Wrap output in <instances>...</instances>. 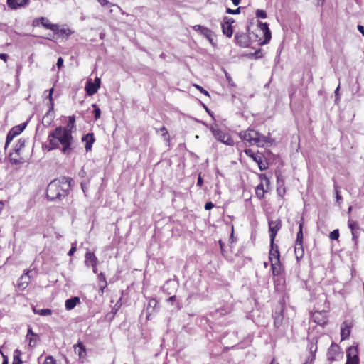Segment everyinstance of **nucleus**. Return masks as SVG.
<instances>
[{"label": "nucleus", "mask_w": 364, "mask_h": 364, "mask_svg": "<svg viewBox=\"0 0 364 364\" xmlns=\"http://www.w3.org/2000/svg\"><path fill=\"white\" fill-rule=\"evenodd\" d=\"M255 15L257 18H263V19L267 18V13L264 10H262V9L256 10Z\"/></svg>", "instance_id": "a19ab883"}, {"label": "nucleus", "mask_w": 364, "mask_h": 364, "mask_svg": "<svg viewBox=\"0 0 364 364\" xmlns=\"http://www.w3.org/2000/svg\"><path fill=\"white\" fill-rule=\"evenodd\" d=\"M97 1L102 6H105L109 4L112 5V4H110L107 0H97ZM112 6H114V4H112Z\"/></svg>", "instance_id": "13d9d810"}, {"label": "nucleus", "mask_w": 364, "mask_h": 364, "mask_svg": "<svg viewBox=\"0 0 364 364\" xmlns=\"http://www.w3.org/2000/svg\"><path fill=\"white\" fill-rule=\"evenodd\" d=\"M311 319L318 325L323 326L328 322L327 312L325 311H314L311 315Z\"/></svg>", "instance_id": "0eeeda50"}, {"label": "nucleus", "mask_w": 364, "mask_h": 364, "mask_svg": "<svg viewBox=\"0 0 364 364\" xmlns=\"http://www.w3.org/2000/svg\"><path fill=\"white\" fill-rule=\"evenodd\" d=\"M353 240H354L355 243L357 242V238L360 233V230H355V232H351Z\"/></svg>", "instance_id": "8fccbe9b"}, {"label": "nucleus", "mask_w": 364, "mask_h": 364, "mask_svg": "<svg viewBox=\"0 0 364 364\" xmlns=\"http://www.w3.org/2000/svg\"><path fill=\"white\" fill-rule=\"evenodd\" d=\"M225 23L227 25H230L231 23H233L234 21L232 18H230L228 17H225Z\"/></svg>", "instance_id": "0e129e2a"}, {"label": "nucleus", "mask_w": 364, "mask_h": 364, "mask_svg": "<svg viewBox=\"0 0 364 364\" xmlns=\"http://www.w3.org/2000/svg\"><path fill=\"white\" fill-rule=\"evenodd\" d=\"M203 183V180L200 174H199L198 178V181H197V186L200 187V186H202Z\"/></svg>", "instance_id": "e2e57ef3"}, {"label": "nucleus", "mask_w": 364, "mask_h": 364, "mask_svg": "<svg viewBox=\"0 0 364 364\" xmlns=\"http://www.w3.org/2000/svg\"><path fill=\"white\" fill-rule=\"evenodd\" d=\"M211 132L218 141L228 146L234 145V141L229 134L225 133L222 130L214 127L211 128Z\"/></svg>", "instance_id": "20e7f679"}, {"label": "nucleus", "mask_w": 364, "mask_h": 364, "mask_svg": "<svg viewBox=\"0 0 364 364\" xmlns=\"http://www.w3.org/2000/svg\"><path fill=\"white\" fill-rule=\"evenodd\" d=\"M284 308L282 305L278 306L272 315L274 318V326L279 328L283 323Z\"/></svg>", "instance_id": "6e6552de"}, {"label": "nucleus", "mask_w": 364, "mask_h": 364, "mask_svg": "<svg viewBox=\"0 0 364 364\" xmlns=\"http://www.w3.org/2000/svg\"><path fill=\"white\" fill-rule=\"evenodd\" d=\"M157 304L158 301L155 299H151L148 303L147 310H149L150 309L154 310L156 306H157Z\"/></svg>", "instance_id": "58836bf2"}, {"label": "nucleus", "mask_w": 364, "mask_h": 364, "mask_svg": "<svg viewBox=\"0 0 364 364\" xmlns=\"http://www.w3.org/2000/svg\"><path fill=\"white\" fill-rule=\"evenodd\" d=\"M75 117L74 115L69 116L68 122L66 127H63L65 129H69L72 133L73 129L75 128Z\"/></svg>", "instance_id": "2f4dec72"}, {"label": "nucleus", "mask_w": 364, "mask_h": 364, "mask_svg": "<svg viewBox=\"0 0 364 364\" xmlns=\"http://www.w3.org/2000/svg\"><path fill=\"white\" fill-rule=\"evenodd\" d=\"M239 136L242 141L247 142L250 146L257 145L259 147H264L270 142L267 136L252 129L240 132Z\"/></svg>", "instance_id": "7ed1b4c3"}, {"label": "nucleus", "mask_w": 364, "mask_h": 364, "mask_svg": "<svg viewBox=\"0 0 364 364\" xmlns=\"http://www.w3.org/2000/svg\"><path fill=\"white\" fill-rule=\"evenodd\" d=\"M214 207V204L212 202H207L205 204V209L206 210H210Z\"/></svg>", "instance_id": "5fc2aeb1"}, {"label": "nucleus", "mask_w": 364, "mask_h": 364, "mask_svg": "<svg viewBox=\"0 0 364 364\" xmlns=\"http://www.w3.org/2000/svg\"><path fill=\"white\" fill-rule=\"evenodd\" d=\"M223 255L227 259H230V255H231L232 253H233V252H228V251H225V252H221Z\"/></svg>", "instance_id": "680f3d73"}, {"label": "nucleus", "mask_w": 364, "mask_h": 364, "mask_svg": "<svg viewBox=\"0 0 364 364\" xmlns=\"http://www.w3.org/2000/svg\"><path fill=\"white\" fill-rule=\"evenodd\" d=\"M244 152L258 164L260 171H264L267 168V166L262 162V157L260 155L255 154L250 149H245Z\"/></svg>", "instance_id": "1a4fd4ad"}, {"label": "nucleus", "mask_w": 364, "mask_h": 364, "mask_svg": "<svg viewBox=\"0 0 364 364\" xmlns=\"http://www.w3.org/2000/svg\"><path fill=\"white\" fill-rule=\"evenodd\" d=\"M331 240H338L339 237V231L338 229L333 230L330 232L329 235Z\"/></svg>", "instance_id": "c03bdc74"}, {"label": "nucleus", "mask_w": 364, "mask_h": 364, "mask_svg": "<svg viewBox=\"0 0 364 364\" xmlns=\"http://www.w3.org/2000/svg\"><path fill=\"white\" fill-rule=\"evenodd\" d=\"M15 136L10 132H9L7 135H6V143H5V149H6L9 146V144H10V142L13 140V139L14 138Z\"/></svg>", "instance_id": "37998d69"}, {"label": "nucleus", "mask_w": 364, "mask_h": 364, "mask_svg": "<svg viewBox=\"0 0 364 364\" xmlns=\"http://www.w3.org/2000/svg\"><path fill=\"white\" fill-rule=\"evenodd\" d=\"M3 362H2V364H9V360H8V357L4 355L3 353Z\"/></svg>", "instance_id": "774afa93"}, {"label": "nucleus", "mask_w": 364, "mask_h": 364, "mask_svg": "<svg viewBox=\"0 0 364 364\" xmlns=\"http://www.w3.org/2000/svg\"><path fill=\"white\" fill-rule=\"evenodd\" d=\"M346 364H359L358 348V346H350L346 351Z\"/></svg>", "instance_id": "423d86ee"}, {"label": "nucleus", "mask_w": 364, "mask_h": 364, "mask_svg": "<svg viewBox=\"0 0 364 364\" xmlns=\"http://www.w3.org/2000/svg\"><path fill=\"white\" fill-rule=\"evenodd\" d=\"M94 107V117L95 120H97L100 117L101 111L100 109L95 105H92Z\"/></svg>", "instance_id": "ea45409f"}, {"label": "nucleus", "mask_w": 364, "mask_h": 364, "mask_svg": "<svg viewBox=\"0 0 364 364\" xmlns=\"http://www.w3.org/2000/svg\"><path fill=\"white\" fill-rule=\"evenodd\" d=\"M264 190L262 183L259 184L256 188V194L258 198H262L264 195Z\"/></svg>", "instance_id": "f704fd0d"}, {"label": "nucleus", "mask_w": 364, "mask_h": 364, "mask_svg": "<svg viewBox=\"0 0 364 364\" xmlns=\"http://www.w3.org/2000/svg\"><path fill=\"white\" fill-rule=\"evenodd\" d=\"M32 272L31 270H27L23 274H22L21 276V277L18 279V282H17V287L18 288L20 289V290H23L25 289L29 282H30V279L31 277H32L30 274Z\"/></svg>", "instance_id": "f8f14e48"}, {"label": "nucleus", "mask_w": 364, "mask_h": 364, "mask_svg": "<svg viewBox=\"0 0 364 364\" xmlns=\"http://www.w3.org/2000/svg\"><path fill=\"white\" fill-rule=\"evenodd\" d=\"M157 132H161L162 136L164 138L168 134V131L165 127H161Z\"/></svg>", "instance_id": "3c124183"}, {"label": "nucleus", "mask_w": 364, "mask_h": 364, "mask_svg": "<svg viewBox=\"0 0 364 364\" xmlns=\"http://www.w3.org/2000/svg\"><path fill=\"white\" fill-rule=\"evenodd\" d=\"M11 161L14 164H19L23 162V159L21 157L19 159H11Z\"/></svg>", "instance_id": "864d4df0"}, {"label": "nucleus", "mask_w": 364, "mask_h": 364, "mask_svg": "<svg viewBox=\"0 0 364 364\" xmlns=\"http://www.w3.org/2000/svg\"><path fill=\"white\" fill-rule=\"evenodd\" d=\"M348 227L350 228L351 232H355V230H360L358 223L354 220H348Z\"/></svg>", "instance_id": "e433bc0d"}, {"label": "nucleus", "mask_w": 364, "mask_h": 364, "mask_svg": "<svg viewBox=\"0 0 364 364\" xmlns=\"http://www.w3.org/2000/svg\"><path fill=\"white\" fill-rule=\"evenodd\" d=\"M253 55L255 57V58H260L263 56V54L262 53V50L259 49L258 50L254 53Z\"/></svg>", "instance_id": "6e6d98bb"}, {"label": "nucleus", "mask_w": 364, "mask_h": 364, "mask_svg": "<svg viewBox=\"0 0 364 364\" xmlns=\"http://www.w3.org/2000/svg\"><path fill=\"white\" fill-rule=\"evenodd\" d=\"M240 8H237L236 9H231L230 8H228L226 10V12L230 14H237L240 13Z\"/></svg>", "instance_id": "de8ad7c7"}, {"label": "nucleus", "mask_w": 364, "mask_h": 364, "mask_svg": "<svg viewBox=\"0 0 364 364\" xmlns=\"http://www.w3.org/2000/svg\"><path fill=\"white\" fill-rule=\"evenodd\" d=\"M72 181L71 178L66 176L53 180L46 188L47 198L54 201L65 198L71 188Z\"/></svg>", "instance_id": "f03ea898"}, {"label": "nucleus", "mask_w": 364, "mask_h": 364, "mask_svg": "<svg viewBox=\"0 0 364 364\" xmlns=\"http://www.w3.org/2000/svg\"><path fill=\"white\" fill-rule=\"evenodd\" d=\"M303 225H304V218H301L300 221H299V230L297 232V235H296V245H298L299 244L301 245V244H302V240H303V232H302Z\"/></svg>", "instance_id": "a878e982"}, {"label": "nucleus", "mask_w": 364, "mask_h": 364, "mask_svg": "<svg viewBox=\"0 0 364 364\" xmlns=\"http://www.w3.org/2000/svg\"><path fill=\"white\" fill-rule=\"evenodd\" d=\"M99 87L97 85H95V83L92 81V80H88L85 85V91L88 96H92L95 94Z\"/></svg>", "instance_id": "aec40b11"}, {"label": "nucleus", "mask_w": 364, "mask_h": 364, "mask_svg": "<svg viewBox=\"0 0 364 364\" xmlns=\"http://www.w3.org/2000/svg\"><path fill=\"white\" fill-rule=\"evenodd\" d=\"M282 227V221L280 219H277L276 220H270L269 221V231L270 233V250H274V240L277 235L278 230Z\"/></svg>", "instance_id": "39448f33"}, {"label": "nucleus", "mask_w": 364, "mask_h": 364, "mask_svg": "<svg viewBox=\"0 0 364 364\" xmlns=\"http://www.w3.org/2000/svg\"><path fill=\"white\" fill-rule=\"evenodd\" d=\"M193 29L196 31H199L203 36H204L209 41V42L212 45H214L213 39L212 38L213 32L210 29H209L205 26H200V25L194 26Z\"/></svg>", "instance_id": "4468645a"}, {"label": "nucleus", "mask_w": 364, "mask_h": 364, "mask_svg": "<svg viewBox=\"0 0 364 364\" xmlns=\"http://www.w3.org/2000/svg\"><path fill=\"white\" fill-rule=\"evenodd\" d=\"M340 353V346L338 344L333 343L327 351L328 360L331 362L334 361Z\"/></svg>", "instance_id": "ddd939ff"}, {"label": "nucleus", "mask_w": 364, "mask_h": 364, "mask_svg": "<svg viewBox=\"0 0 364 364\" xmlns=\"http://www.w3.org/2000/svg\"><path fill=\"white\" fill-rule=\"evenodd\" d=\"M271 267H272V274L274 276H278V275H279L282 273V265L280 264V262H279L272 263L271 264Z\"/></svg>", "instance_id": "cd10ccee"}, {"label": "nucleus", "mask_w": 364, "mask_h": 364, "mask_svg": "<svg viewBox=\"0 0 364 364\" xmlns=\"http://www.w3.org/2000/svg\"><path fill=\"white\" fill-rule=\"evenodd\" d=\"M63 59L62 57H59L57 60L56 66L58 68H60L63 66Z\"/></svg>", "instance_id": "4d7b16f0"}, {"label": "nucleus", "mask_w": 364, "mask_h": 364, "mask_svg": "<svg viewBox=\"0 0 364 364\" xmlns=\"http://www.w3.org/2000/svg\"><path fill=\"white\" fill-rule=\"evenodd\" d=\"M225 77H226V80L228 82V84L230 85V86H235V84L233 83L232 82V77L230 76V75L227 73H225Z\"/></svg>", "instance_id": "603ef678"}, {"label": "nucleus", "mask_w": 364, "mask_h": 364, "mask_svg": "<svg viewBox=\"0 0 364 364\" xmlns=\"http://www.w3.org/2000/svg\"><path fill=\"white\" fill-rule=\"evenodd\" d=\"M279 252H269V259L272 263L279 262Z\"/></svg>", "instance_id": "7c9ffc66"}, {"label": "nucleus", "mask_w": 364, "mask_h": 364, "mask_svg": "<svg viewBox=\"0 0 364 364\" xmlns=\"http://www.w3.org/2000/svg\"><path fill=\"white\" fill-rule=\"evenodd\" d=\"M41 24L44 28L47 29H50L53 32H55L58 30V25L52 24L49 22L48 19L45 17H41L39 18H36L33 21V26H38Z\"/></svg>", "instance_id": "9b49d317"}, {"label": "nucleus", "mask_w": 364, "mask_h": 364, "mask_svg": "<svg viewBox=\"0 0 364 364\" xmlns=\"http://www.w3.org/2000/svg\"><path fill=\"white\" fill-rule=\"evenodd\" d=\"M75 352L78 351V355L80 358L84 356L82 353L85 354V348L82 343H79L77 345L75 346Z\"/></svg>", "instance_id": "72a5a7b5"}, {"label": "nucleus", "mask_w": 364, "mask_h": 364, "mask_svg": "<svg viewBox=\"0 0 364 364\" xmlns=\"http://www.w3.org/2000/svg\"><path fill=\"white\" fill-rule=\"evenodd\" d=\"M53 111V110H50V108H49V110L43 116V119H42V123L43 125L48 127L51 124V122L53 119V117H54L53 114H51V112Z\"/></svg>", "instance_id": "393cba45"}, {"label": "nucleus", "mask_w": 364, "mask_h": 364, "mask_svg": "<svg viewBox=\"0 0 364 364\" xmlns=\"http://www.w3.org/2000/svg\"><path fill=\"white\" fill-rule=\"evenodd\" d=\"M334 191H335V193H336V201L338 202L340 200H342V196L340 195V192H339V190H338V186H334Z\"/></svg>", "instance_id": "a18cd8bd"}, {"label": "nucleus", "mask_w": 364, "mask_h": 364, "mask_svg": "<svg viewBox=\"0 0 364 364\" xmlns=\"http://www.w3.org/2000/svg\"><path fill=\"white\" fill-rule=\"evenodd\" d=\"M49 146L48 151L60 148L62 145L61 151L63 154L69 155L73 149V136L69 129H65L62 127H58L53 130L48 136Z\"/></svg>", "instance_id": "f257e3e1"}, {"label": "nucleus", "mask_w": 364, "mask_h": 364, "mask_svg": "<svg viewBox=\"0 0 364 364\" xmlns=\"http://www.w3.org/2000/svg\"><path fill=\"white\" fill-rule=\"evenodd\" d=\"M98 279H99L100 282H103V284H104V285L101 287L102 289L107 287V281H106V277H105V275L102 272L99 274Z\"/></svg>", "instance_id": "79ce46f5"}, {"label": "nucleus", "mask_w": 364, "mask_h": 364, "mask_svg": "<svg viewBox=\"0 0 364 364\" xmlns=\"http://www.w3.org/2000/svg\"><path fill=\"white\" fill-rule=\"evenodd\" d=\"M26 144V139H19L18 140V142L16 143L15 147H14V153L17 155L21 154V151L24 148Z\"/></svg>", "instance_id": "bb28decb"}, {"label": "nucleus", "mask_w": 364, "mask_h": 364, "mask_svg": "<svg viewBox=\"0 0 364 364\" xmlns=\"http://www.w3.org/2000/svg\"><path fill=\"white\" fill-rule=\"evenodd\" d=\"M85 263L87 267L97 265L98 259L94 252H86Z\"/></svg>", "instance_id": "f3484780"}, {"label": "nucleus", "mask_w": 364, "mask_h": 364, "mask_svg": "<svg viewBox=\"0 0 364 364\" xmlns=\"http://www.w3.org/2000/svg\"><path fill=\"white\" fill-rule=\"evenodd\" d=\"M33 311L36 314H38L42 316H50L52 314V310L50 309H37L36 308H33Z\"/></svg>", "instance_id": "c85d7f7f"}, {"label": "nucleus", "mask_w": 364, "mask_h": 364, "mask_svg": "<svg viewBox=\"0 0 364 364\" xmlns=\"http://www.w3.org/2000/svg\"><path fill=\"white\" fill-rule=\"evenodd\" d=\"M82 141H85V150L87 152L90 151L92 147V144L95 141V138L93 133H87L82 136Z\"/></svg>", "instance_id": "dca6fc26"}, {"label": "nucleus", "mask_w": 364, "mask_h": 364, "mask_svg": "<svg viewBox=\"0 0 364 364\" xmlns=\"http://www.w3.org/2000/svg\"><path fill=\"white\" fill-rule=\"evenodd\" d=\"M235 40L240 46L247 47L248 46L247 36L245 33H236Z\"/></svg>", "instance_id": "6ab92c4d"}, {"label": "nucleus", "mask_w": 364, "mask_h": 364, "mask_svg": "<svg viewBox=\"0 0 364 364\" xmlns=\"http://www.w3.org/2000/svg\"><path fill=\"white\" fill-rule=\"evenodd\" d=\"M258 27L261 31H262L264 39L262 42L259 43V45L263 46L269 43L270 41L272 36H271V31L269 28V26L267 23H262L259 22L258 23Z\"/></svg>", "instance_id": "9d476101"}, {"label": "nucleus", "mask_w": 364, "mask_h": 364, "mask_svg": "<svg viewBox=\"0 0 364 364\" xmlns=\"http://www.w3.org/2000/svg\"><path fill=\"white\" fill-rule=\"evenodd\" d=\"M9 58V55L6 53H0V59L3 60L4 62H6Z\"/></svg>", "instance_id": "052dcab7"}, {"label": "nucleus", "mask_w": 364, "mask_h": 364, "mask_svg": "<svg viewBox=\"0 0 364 364\" xmlns=\"http://www.w3.org/2000/svg\"><path fill=\"white\" fill-rule=\"evenodd\" d=\"M100 77H95V81L93 82V83H95V85H97L98 87L100 88Z\"/></svg>", "instance_id": "69168bd1"}, {"label": "nucleus", "mask_w": 364, "mask_h": 364, "mask_svg": "<svg viewBox=\"0 0 364 364\" xmlns=\"http://www.w3.org/2000/svg\"><path fill=\"white\" fill-rule=\"evenodd\" d=\"M27 2L28 0H7V4L11 9H17L24 6Z\"/></svg>", "instance_id": "5701e85b"}, {"label": "nucleus", "mask_w": 364, "mask_h": 364, "mask_svg": "<svg viewBox=\"0 0 364 364\" xmlns=\"http://www.w3.org/2000/svg\"><path fill=\"white\" fill-rule=\"evenodd\" d=\"M55 33H58V35H60L61 36H63L64 35H66L67 36H68L73 33V31L70 29H66V28L59 29L58 28V30Z\"/></svg>", "instance_id": "c9c22d12"}, {"label": "nucleus", "mask_w": 364, "mask_h": 364, "mask_svg": "<svg viewBox=\"0 0 364 364\" xmlns=\"http://www.w3.org/2000/svg\"><path fill=\"white\" fill-rule=\"evenodd\" d=\"M350 333V326L346 321H344L341 326V341L348 338Z\"/></svg>", "instance_id": "4be33fe9"}, {"label": "nucleus", "mask_w": 364, "mask_h": 364, "mask_svg": "<svg viewBox=\"0 0 364 364\" xmlns=\"http://www.w3.org/2000/svg\"><path fill=\"white\" fill-rule=\"evenodd\" d=\"M223 33L228 37L230 38L232 35V28L231 25L222 24Z\"/></svg>", "instance_id": "473e14b6"}, {"label": "nucleus", "mask_w": 364, "mask_h": 364, "mask_svg": "<svg viewBox=\"0 0 364 364\" xmlns=\"http://www.w3.org/2000/svg\"><path fill=\"white\" fill-rule=\"evenodd\" d=\"M26 338L29 341L30 346H34L39 340V336L33 332L31 326H28Z\"/></svg>", "instance_id": "a211bd4d"}, {"label": "nucleus", "mask_w": 364, "mask_h": 364, "mask_svg": "<svg viewBox=\"0 0 364 364\" xmlns=\"http://www.w3.org/2000/svg\"><path fill=\"white\" fill-rule=\"evenodd\" d=\"M27 123H23L19 125L14 126L10 129V132L14 136L20 134L26 128Z\"/></svg>", "instance_id": "b1692460"}, {"label": "nucleus", "mask_w": 364, "mask_h": 364, "mask_svg": "<svg viewBox=\"0 0 364 364\" xmlns=\"http://www.w3.org/2000/svg\"><path fill=\"white\" fill-rule=\"evenodd\" d=\"M80 303V299L78 296H73L65 301V306L68 311L73 309L77 304Z\"/></svg>", "instance_id": "412c9836"}, {"label": "nucleus", "mask_w": 364, "mask_h": 364, "mask_svg": "<svg viewBox=\"0 0 364 364\" xmlns=\"http://www.w3.org/2000/svg\"><path fill=\"white\" fill-rule=\"evenodd\" d=\"M21 351L18 349H16L14 352V359L12 364H21L23 363L21 358Z\"/></svg>", "instance_id": "c756f323"}, {"label": "nucleus", "mask_w": 364, "mask_h": 364, "mask_svg": "<svg viewBox=\"0 0 364 364\" xmlns=\"http://www.w3.org/2000/svg\"><path fill=\"white\" fill-rule=\"evenodd\" d=\"M317 343L318 338L316 337H313L311 338L309 343V349L311 353V357L308 358V360L312 362L315 359V355L317 351Z\"/></svg>", "instance_id": "2eb2a0df"}, {"label": "nucleus", "mask_w": 364, "mask_h": 364, "mask_svg": "<svg viewBox=\"0 0 364 364\" xmlns=\"http://www.w3.org/2000/svg\"><path fill=\"white\" fill-rule=\"evenodd\" d=\"M43 364H56V363H55V360H54V358L52 356L49 355L46 358V360H45V362Z\"/></svg>", "instance_id": "49530a36"}, {"label": "nucleus", "mask_w": 364, "mask_h": 364, "mask_svg": "<svg viewBox=\"0 0 364 364\" xmlns=\"http://www.w3.org/2000/svg\"><path fill=\"white\" fill-rule=\"evenodd\" d=\"M357 28L362 35L364 36V27L361 25H358Z\"/></svg>", "instance_id": "338daca9"}, {"label": "nucleus", "mask_w": 364, "mask_h": 364, "mask_svg": "<svg viewBox=\"0 0 364 364\" xmlns=\"http://www.w3.org/2000/svg\"><path fill=\"white\" fill-rule=\"evenodd\" d=\"M194 87H196V88L198 89L201 93H203L204 95L209 96L208 92L203 89L201 86L195 84Z\"/></svg>", "instance_id": "09e8293b"}, {"label": "nucleus", "mask_w": 364, "mask_h": 364, "mask_svg": "<svg viewBox=\"0 0 364 364\" xmlns=\"http://www.w3.org/2000/svg\"><path fill=\"white\" fill-rule=\"evenodd\" d=\"M53 90H54L53 88H51L50 90H49V94L48 96V98L49 99L48 105H49V108H50V110H53V109H54V103H53Z\"/></svg>", "instance_id": "4c0bfd02"}, {"label": "nucleus", "mask_w": 364, "mask_h": 364, "mask_svg": "<svg viewBox=\"0 0 364 364\" xmlns=\"http://www.w3.org/2000/svg\"><path fill=\"white\" fill-rule=\"evenodd\" d=\"M304 252H294L296 259L299 261L301 258L303 257Z\"/></svg>", "instance_id": "bf43d9fd"}]
</instances>
